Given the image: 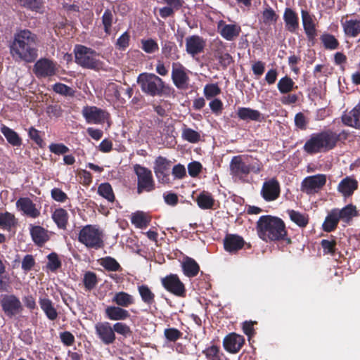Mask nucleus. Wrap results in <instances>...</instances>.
Returning a JSON list of instances; mask_svg holds the SVG:
<instances>
[{"label": "nucleus", "mask_w": 360, "mask_h": 360, "mask_svg": "<svg viewBox=\"0 0 360 360\" xmlns=\"http://www.w3.org/2000/svg\"><path fill=\"white\" fill-rule=\"evenodd\" d=\"M38 38L28 29L17 31L10 41L8 48L11 56L17 63H34L38 57Z\"/></svg>", "instance_id": "1"}, {"label": "nucleus", "mask_w": 360, "mask_h": 360, "mask_svg": "<svg viewBox=\"0 0 360 360\" xmlns=\"http://www.w3.org/2000/svg\"><path fill=\"white\" fill-rule=\"evenodd\" d=\"M257 231L259 237L264 241L285 240L288 244L291 240L287 238V231L284 221L271 215L261 216L257 222Z\"/></svg>", "instance_id": "2"}, {"label": "nucleus", "mask_w": 360, "mask_h": 360, "mask_svg": "<svg viewBox=\"0 0 360 360\" xmlns=\"http://www.w3.org/2000/svg\"><path fill=\"white\" fill-rule=\"evenodd\" d=\"M137 83L144 94L153 97L169 96L174 91L162 78L153 73L140 74L137 77Z\"/></svg>", "instance_id": "3"}, {"label": "nucleus", "mask_w": 360, "mask_h": 360, "mask_svg": "<svg viewBox=\"0 0 360 360\" xmlns=\"http://www.w3.org/2000/svg\"><path fill=\"white\" fill-rule=\"evenodd\" d=\"M302 148L309 155L328 153L334 149L330 129L311 134L305 141Z\"/></svg>", "instance_id": "4"}, {"label": "nucleus", "mask_w": 360, "mask_h": 360, "mask_svg": "<svg viewBox=\"0 0 360 360\" xmlns=\"http://www.w3.org/2000/svg\"><path fill=\"white\" fill-rule=\"evenodd\" d=\"M75 61L80 67L86 69L99 70L103 62L98 58L99 53L94 49L84 45L77 44L74 50Z\"/></svg>", "instance_id": "5"}, {"label": "nucleus", "mask_w": 360, "mask_h": 360, "mask_svg": "<svg viewBox=\"0 0 360 360\" xmlns=\"http://www.w3.org/2000/svg\"><path fill=\"white\" fill-rule=\"evenodd\" d=\"M230 174L233 177H236L240 180H244L250 172L259 174L263 168V165L259 160L253 164H247L243 160V155L233 156L229 165Z\"/></svg>", "instance_id": "6"}, {"label": "nucleus", "mask_w": 360, "mask_h": 360, "mask_svg": "<svg viewBox=\"0 0 360 360\" xmlns=\"http://www.w3.org/2000/svg\"><path fill=\"white\" fill-rule=\"evenodd\" d=\"M78 241L89 249L99 250L104 246L103 234L96 225H86L78 234Z\"/></svg>", "instance_id": "7"}, {"label": "nucleus", "mask_w": 360, "mask_h": 360, "mask_svg": "<svg viewBox=\"0 0 360 360\" xmlns=\"http://www.w3.org/2000/svg\"><path fill=\"white\" fill-rule=\"evenodd\" d=\"M134 172L137 176L136 192L139 195L150 193L155 189V182L150 169L141 165H134Z\"/></svg>", "instance_id": "8"}, {"label": "nucleus", "mask_w": 360, "mask_h": 360, "mask_svg": "<svg viewBox=\"0 0 360 360\" xmlns=\"http://www.w3.org/2000/svg\"><path fill=\"white\" fill-rule=\"evenodd\" d=\"M0 304L5 315L9 318L15 316L23 310L20 299L13 294L1 295Z\"/></svg>", "instance_id": "9"}, {"label": "nucleus", "mask_w": 360, "mask_h": 360, "mask_svg": "<svg viewBox=\"0 0 360 360\" xmlns=\"http://www.w3.org/2000/svg\"><path fill=\"white\" fill-rule=\"evenodd\" d=\"M162 287L169 292L179 297H185L186 289L179 276L170 274L160 279Z\"/></svg>", "instance_id": "10"}, {"label": "nucleus", "mask_w": 360, "mask_h": 360, "mask_svg": "<svg viewBox=\"0 0 360 360\" xmlns=\"http://www.w3.org/2000/svg\"><path fill=\"white\" fill-rule=\"evenodd\" d=\"M189 72L181 63H172L171 78L174 85L178 89L186 90L188 89L190 82Z\"/></svg>", "instance_id": "11"}, {"label": "nucleus", "mask_w": 360, "mask_h": 360, "mask_svg": "<svg viewBox=\"0 0 360 360\" xmlns=\"http://www.w3.org/2000/svg\"><path fill=\"white\" fill-rule=\"evenodd\" d=\"M33 72L38 78L51 77L58 72L56 62L46 58H41L34 65Z\"/></svg>", "instance_id": "12"}, {"label": "nucleus", "mask_w": 360, "mask_h": 360, "mask_svg": "<svg viewBox=\"0 0 360 360\" xmlns=\"http://www.w3.org/2000/svg\"><path fill=\"white\" fill-rule=\"evenodd\" d=\"M82 114L89 124H103L110 118L108 112L96 106H84Z\"/></svg>", "instance_id": "13"}, {"label": "nucleus", "mask_w": 360, "mask_h": 360, "mask_svg": "<svg viewBox=\"0 0 360 360\" xmlns=\"http://www.w3.org/2000/svg\"><path fill=\"white\" fill-rule=\"evenodd\" d=\"M172 162L162 156H158L154 162V172L158 181L163 184L170 183V167Z\"/></svg>", "instance_id": "14"}, {"label": "nucleus", "mask_w": 360, "mask_h": 360, "mask_svg": "<svg viewBox=\"0 0 360 360\" xmlns=\"http://www.w3.org/2000/svg\"><path fill=\"white\" fill-rule=\"evenodd\" d=\"M95 333L100 341L105 345H112L116 340V335L110 323L98 322L95 324Z\"/></svg>", "instance_id": "15"}, {"label": "nucleus", "mask_w": 360, "mask_h": 360, "mask_svg": "<svg viewBox=\"0 0 360 360\" xmlns=\"http://www.w3.org/2000/svg\"><path fill=\"white\" fill-rule=\"evenodd\" d=\"M261 196L266 202L277 200L281 194L280 183L276 177L266 180L260 191Z\"/></svg>", "instance_id": "16"}, {"label": "nucleus", "mask_w": 360, "mask_h": 360, "mask_svg": "<svg viewBox=\"0 0 360 360\" xmlns=\"http://www.w3.org/2000/svg\"><path fill=\"white\" fill-rule=\"evenodd\" d=\"M326 176L319 174L304 179L302 182V191L307 194L318 193L326 184Z\"/></svg>", "instance_id": "17"}, {"label": "nucleus", "mask_w": 360, "mask_h": 360, "mask_svg": "<svg viewBox=\"0 0 360 360\" xmlns=\"http://www.w3.org/2000/svg\"><path fill=\"white\" fill-rule=\"evenodd\" d=\"M244 343V337L236 333L228 334L223 340L224 349L231 354L238 353L241 349Z\"/></svg>", "instance_id": "18"}, {"label": "nucleus", "mask_w": 360, "mask_h": 360, "mask_svg": "<svg viewBox=\"0 0 360 360\" xmlns=\"http://www.w3.org/2000/svg\"><path fill=\"white\" fill-rule=\"evenodd\" d=\"M217 30L220 35L227 41H233L237 38L241 32V27L236 24H226L220 20L217 24Z\"/></svg>", "instance_id": "19"}, {"label": "nucleus", "mask_w": 360, "mask_h": 360, "mask_svg": "<svg viewBox=\"0 0 360 360\" xmlns=\"http://www.w3.org/2000/svg\"><path fill=\"white\" fill-rule=\"evenodd\" d=\"M17 208L24 214L31 218H37L40 216V211L36 207V205L28 197L20 198L16 201Z\"/></svg>", "instance_id": "20"}, {"label": "nucleus", "mask_w": 360, "mask_h": 360, "mask_svg": "<svg viewBox=\"0 0 360 360\" xmlns=\"http://www.w3.org/2000/svg\"><path fill=\"white\" fill-rule=\"evenodd\" d=\"M245 244L243 238L237 234L227 233L224 238V250L230 253H236Z\"/></svg>", "instance_id": "21"}, {"label": "nucleus", "mask_w": 360, "mask_h": 360, "mask_svg": "<svg viewBox=\"0 0 360 360\" xmlns=\"http://www.w3.org/2000/svg\"><path fill=\"white\" fill-rule=\"evenodd\" d=\"M358 181L352 176H346L338 184L337 190L342 194L345 200L351 197L358 188Z\"/></svg>", "instance_id": "22"}, {"label": "nucleus", "mask_w": 360, "mask_h": 360, "mask_svg": "<svg viewBox=\"0 0 360 360\" xmlns=\"http://www.w3.org/2000/svg\"><path fill=\"white\" fill-rule=\"evenodd\" d=\"M205 46V41L198 35H192L186 39V52L194 56L202 53Z\"/></svg>", "instance_id": "23"}, {"label": "nucleus", "mask_w": 360, "mask_h": 360, "mask_svg": "<svg viewBox=\"0 0 360 360\" xmlns=\"http://www.w3.org/2000/svg\"><path fill=\"white\" fill-rule=\"evenodd\" d=\"M302 20L304 32L309 41L314 44L317 32L315 24L309 12L305 10L301 11Z\"/></svg>", "instance_id": "24"}, {"label": "nucleus", "mask_w": 360, "mask_h": 360, "mask_svg": "<svg viewBox=\"0 0 360 360\" xmlns=\"http://www.w3.org/2000/svg\"><path fill=\"white\" fill-rule=\"evenodd\" d=\"M341 119L345 125L360 129V102L352 110L345 112Z\"/></svg>", "instance_id": "25"}, {"label": "nucleus", "mask_w": 360, "mask_h": 360, "mask_svg": "<svg viewBox=\"0 0 360 360\" xmlns=\"http://www.w3.org/2000/svg\"><path fill=\"white\" fill-rule=\"evenodd\" d=\"M30 233L32 239L37 246H43L49 240L48 231L38 225H30Z\"/></svg>", "instance_id": "26"}, {"label": "nucleus", "mask_w": 360, "mask_h": 360, "mask_svg": "<svg viewBox=\"0 0 360 360\" xmlns=\"http://www.w3.org/2000/svg\"><path fill=\"white\" fill-rule=\"evenodd\" d=\"M105 316L111 321H124L130 317L129 311L119 306H108L105 309Z\"/></svg>", "instance_id": "27"}, {"label": "nucleus", "mask_w": 360, "mask_h": 360, "mask_svg": "<svg viewBox=\"0 0 360 360\" xmlns=\"http://www.w3.org/2000/svg\"><path fill=\"white\" fill-rule=\"evenodd\" d=\"M237 115L240 120L247 122H262L264 120V117L259 110H254L250 108H238L237 110Z\"/></svg>", "instance_id": "28"}, {"label": "nucleus", "mask_w": 360, "mask_h": 360, "mask_svg": "<svg viewBox=\"0 0 360 360\" xmlns=\"http://www.w3.org/2000/svg\"><path fill=\"white\" fill-rule=\"evenodd\" d=\"M285 29L291 33H295L299 28V18L295 11L290 8H285L283 13Z\"/></svg>", "instance_id": "29"}, {"label": "nucleus", "mask_w": 360, "mask_h": 360, "mask_svg": "<svg viewBox=\"0 0 360 360\" xmlns=\"http://www.w3.org/2000/svg\"><path fill=\"white\" fill-rule=\"evenodd\" d=\"M181 269L184 274L188 278L195 277L200 271V266L197 262L188 256L184 258Z\"/></svg>", "instance_id": "30"}, {"label": "nucleus", "mask_w": 360, "mask_h": 360, "mask_svg": "<svg viewBox=\"0 0 360 360\" xmlns=\"http://www.w3.org/2000/svg\"><path fill=\"white\" fill-rule=\"evenodd\" d=\"M39 304L41 310L49 320L55 321L58 318V311L54 307L53 302L49 298L46 297H40L39 299Z\"/></svg>", "instance_id": "31"}, {"label": "nucleus", "mask_w": 360, "mask_h": 360, "mask_svg": "<svg viewBox=\"0 0 360 360\" xmlns=\"http://www.w3.org/2000/svg\"><path fill=\"white\" fill-rule=\"evenodd\" d=\"M161 46L162 54L166 59L172 60L179 59L178 48L174 41L169 40L162 41Z\"/></svg>", "instance_id": "32"}, {"label": "nucleus", "mask_w": 360, "mask_h": 360, "mask_svg": "<svg viewBox=\"0 0 360 360\" xmlns=\"http://www.w3.org/2000/svg\"><path fill=\"white\" fill-rule=\"evenodd\" d=\"M338 217L347 224H349L352 218L359 215L356 207L352 204H348L342 209L335 208Z\"/></svg>", "instance_id": "33"}, {"label": "nucleus", "mask_w": 360, "mask_h": 360, "mask_svg": "<svg viewBox=\"0 0 360 360\" xmlns=\"http://www.w3.org/2000/svg\"><path fill=\"white\" fill-rule=\"evenodd\" d=\"M0 131L6 138L9 144L13 146L19 147L22 144V141L19 134L13 129L4 124H1Z\"/></svg>", "instance_id": "34"}, {"label": "nucleus", "mask_w": 360, "mask_h": 360, "mask_svg": "<svg viewBox=\"0 0 360 360\" xmlns=\"http://www.w3.org/2000/svg\"><path fill=\"white\" fill-rule=\"evenodd\" d=\"M51 218L57 225V227L65 230L68 224L69 214L63 208H57L52 213Z\"/></svg>", "instance_id": "35"}, {"label": "nucleus", "mask_w": 360, "mask_h": 360, "mask_svg": "<svg viewBox=\"0 0 360 360\" xmlns=\"http://www.w3.org/2000/svg\"><path fill=\"white\" fill-rule=\"evenodd\" d=\"M342 25L346 36L356 37L360 34V19L346 20L345 22H342Z\"/></svg>", "instance_id": "36"}, {"label": "nucleus", "mask_w": 360, "mask_h": 360, "mask_svg": "<svg viewBox=\"0 0 360 360\" xmlns=\"http://www.w3.org/2000/svg\"><path fill=\"white\" fill-rule=\"evenodd\" d=\"M112 302L120 307L127 308L135 303V299L128 292L120 291L114 295Z\"/></svg>", "instance_id": "37"}, {"label": "nucleus", "mask_w": 360, "mask_h": 360, "mask_svg": "<svg viewBox=\"0 0 360 360\" xmlns=\"http://www.w3.org/2000/svg\"><path fill=\"white\" fill-rule=\"evenodd\" d=\"M340 220L336 210L335 209L331 210L325 218L322 224V229L328 233L335 231L338 227Z\"/></svg>", "instance_id": "38"}, {"label": "nucleus", "mask_w": 360, "mask_h": 360, "mask_svg": "<svg viewBox=\"0 0 360 360\" xmlns=\"http://www.w3.org/2000/svg\"><path fill=\"white\" fill-rule=\"evenodd\" d=\"M137 290L142 302L150 307L155 303V295L146 284L138 285Z\"/></svg>", "instance_id": "39"}, {"label": "nucleus", "mask_w": 360, "mask_h": 360, "mask_svg": "<svg viewBox=\"0 0 360 360\" xmlns=\"http://www.w3.org/2000/svg\"><path fill=\"white\" fill-rule=\"evenodd\" d=\"M287 212L290 220L300 228H305L309 224V218L308 214L294 210H288Z\"/></svg>", "instance_id": "40"}, {"label": "nucleus", "mask_w": 360, "mask_h": 360, "mask_svg": "<svg viewBox=\"0 0 360 360\" xmlns=\"http://www.w3.org/2000/svg\"><path fill=\"white\" fill-rule=\"evenodd\" d=\"M277 88L281 94H288L292 90L297 89L295 82L288 76L281 78L277 84Z\"/></svg>", "instance_id": "41"}, {"label": "nucleus", "mask_w": 360, "mask_h": 360, "mask_svg": "<svg viewBox=\"0 0 360 360\" xmlns=\"http://www.w3.org/2000/svg\"><path fill=\"white\" fill-rule=\"evenodd\" d=\"M17 219L13 214L8 212H0V227L11 231L17 224Z\"/></svg>", "instance_id": "42"}, {"label": "nucleus", "mask_w": 360, "mask_h": 360, "mask_svg": "<svg viewBox=\"0 0 360 360\" xmlns=\"http://www.w3.org/2000/svg\"><path fill=\"white\" fill-rule=\"evenodd\" d=\"M196 202L200 208L209 210L212 208L214 200L210 193L202 191L197 197Z\"/></svg>", "instance_id": "43"}, {"label": "nucleus", "mask_w": 360, "mask_h": 360, "mask_svg": "<svg viewBox=\"0 0 360 360\" xmlns=\"http://www.w3.org/2000/svg\"><path fill=\"white\" fill-rule=\"evenodd\" d=\"M98 193L110 202H113L115 200L112 187L108 182L102 183L98 186Z\"/></svg>", "instance_id": "44"}, {"label": "nucleus", "mask_w": 360, "mask_h": 360, "mask_svg": "<svg viewBox=\"0 0 360 360\" xmlns=\"http://www.w3.org/2000/svg\"><path fill=\"white\" fill-rule=\"evenodd\" d=\"M207 360H222L223 353L220 350V347L212 345L202 350Z\"/></svg>", "instance_id": "45"}, {"label": "nucleus", "mask_w": 360, "mask_h": 360, "mask_svg": "<svg viewBox=\"0 0 360 360\" xmlns=\"http://www.w3.org/2000/svg\"><path fill=\"white\" fill-rule=\"evenodd\" d=\"M321 41L324 48L328 50L337 49L340 45L338 40L333 34L328 33L323 34L320 37Z\"/></svg>", "instance_id": "46"}, {"label": "nucleus", "mask_w": 360, "mask_h": 360, "mask_svg": "<svg viewBox=\"0 0 360 360\" xmlns=\"http://www.w3.org/2000/svg\"><path fill=\"white\" fill-rule=\"evenodd\" d=\"M100 264L108 271H119L122 270V267L117 260L110 256L101 259Z\"/></svg>", "instance_id": "47"}, {"label": "nucleus", "mask_w": 360, "mask_h": 360, "mask_svg": "<svg viewBox=\"0 0 360 360\" xmlns=\"http://www.w3.org/2000/svg\"><path fill=\"white\" fill-rule=\"evenodd\" d=\"M141 48L146 53L152 54L159 51V45L156 40L148 38L141 39Z\"/></svg>", "instance_id": "48"}, {"label": "nucleus", "mask_w": 360, "mask_h": 360, "mask_svg": "<svg viewBox=\"0 0 360 360\" xmlns=\"http://www.w3.org/2000/svg\"><path fill=\"white\" fill-rule=\"evenodd\" d=\"M114 333L122 335L124 338H129L132 335L133 331L130 326L126 323L117 321L112 325Z\"/></svg>", "instance_id": "49"}, {"label": "nucleus", "mask_w": 360, "mask_h": 360, "mask_svg": "<svg viewBox=\"0 0 360 360\" xmlns=\"http://www.w3.org/2000/svg\"><path fill=\"white\" fill-rule=\"evenodd\" d=\"M53 91L63 96L73 97L75 94V91L63 83H56L52 86Z\"/></svg>", "instance_id": "50"}, {"label": "nucleus", "mask_w": 360, "mask_h": 360, "mask_svg": "<svg viewBox=\"0 0 360 360\" xmlns=\"http://www.w3.org/2000/svg\"><path fill=\"white\" fill-rule=\"evenodd\" d=\"M20 6L32 11L39 12L43 7L41 0H16Z\"/></svg>", "instance_id": "51"}, {"label": "nucleus", "mask_w": 360, "mask_h": 360, "mask_svg": "<svg viewBox=\"0 0 360 360\" xmlns=\"http://www.w3.org/2000/svg\"><path fill=\"white\" fill-rule=\"evenodd\" d=\"M181 137L184 140L192 143H198L200 140V133L188 127L184 128Z\"/></svg>", "instance_id": "52"}, {"label": "nucleus", "mask_w": 360, "mask_h": 360, "mask_svg": "<svg viewBox=\"0 0 360 360\" xmlns=\"http://www.w3.org/2000/svg\"><path fill=\"white\" fill-rule=\"evenodd\" d=\"M47 259L48 262L46 264V268L51 272H55L61 267V261L56 252L49 254Z\"/></svg>", "instance_id": "53"}, {"label": "nucleus", "mask_w": 360, "mask_h": 360, "mask_svg": "<svg viewBox=\"0 0 360 360\" xmlns=\"http://www.w3.org/2000/svg\"><path fill=\"white\" fill-rule=\"evenodd\" d=\"M262 19L265 25H271L277 22L278 15L272 8L268 6L262 12Z\"/></svg>", "instance_id": "54"}, {"label": "nucleus", "mask_w": 360, "mask_h": 360, "mask_svg": "<svg viewBox=\"0 0 360 360\" xmlns=\"http://www.w3.org/2000/svg\"><path fill=\"white\" fill-rule=\"evenodd\" d=\"M83 283L86 290H91L98 283L96 274L92 271H86L84 275Z\"/></svg>", "instance_id": "55"}, {"label": "nucleus", "mask_w": 360, "mask_h": 360, "mask_svg": "<svg viewBox=\"0 0 360 360\" xmlns=\"http://www.w3.org/2000/svg\"><path fill=\"white\" fill-rule=\"evenodd\" d=\"M113 22V14L111 10L109 8L106 9L104 11V13L102 16V23L104 28V32L107 34H110L111 33V27Z\"/></svg>", "instance_id": "56"}, {"label": "nucleus", "mask_w": 360, "mask_h": 360, "mask_svg": "<svg viewBox=\"0 0 360 360\" xmlns=\"http://www.w3.org/2000/svg\"><path fill=\"white\" fill-rule=\"evenodd\" d=\"M130 34L126 31L116 41L115 48L121 51H124L129 46L130 43Z\"/></svg>", "instance_id": "57"}, {"label": "nucleus", "mask_w": 360, "mask_h": 360, "mask_svg": "<svg viewBox=\"0 0 360 360\" xmlns=\"http://www.w3.org/2000/svg\"><path fill=\"white\" fill-rule=\"evenodd\" d=\"M336 245V241L334 239L330 240L323 239L321 241V245L325 255H335L337 250Z\"/></svg>", "instance_id": "58"}, {"label": "nucleus", "mask_w": 360, "mask_h": 360, "mask_svg": "<svg viewBox=\"0 0 360 360\" xmlns=\"http://www.w3.org/2000/svg\"><path fill=\"white\" fill-rule=\"evenodd\" d=\"M131 223L137 228L143 229L148 225L149 221L143 212H136L131 217Z\"/></svg>", "instance_id": "59"}, {"label": "nucleus", "mask_w": 360, "mask_h": 360, "mask_svg": "<svg viewBox=\"0 0 360 360\" xmlns=\"http://www.w3.org/2000/svg\"><path fill=\"white\" fill-rule=\"evenodd\" d=\"M330 135L332 138L333 148H335L339 141H344L348 139L349 133L346 130H342L338 134L337 132L330 129Z\"/></svg>", "instance_id": "60"}, {"label": "nucleus", "mask_w": 360, "mask_h": 360, "mask_svg": "<svg viewBox=\"0 0 360 360\" xmlns=\"http://www.w3.org/2000/svg\"><path fill=\"white\" fill-rule=\"evenodd\" d=\"M221 94V89L217 84H208L204 87V95L210 99Z\"/></svg>", "instance_id": "61"}, {"label": "nucleus", "mask_w": 360, "mask_h": 360, "mask_svg": "<svg viewBox=\"0 0 360 360\" xmlns=\"http://www.w3.org/2000/svg\"><path fill=\"white\" fill-rule=\"evenodd\" d=\"M183 333L175 328H166L164 330L165 338L169 342H175L182 337Z\"/></svg>", "instance_id": "62"}, {"label": "nucleus", "mask_w": 360, "mask_h": 360, "mask_svg": "<svg viewBox=\"0 0 360 360\" xmlns=\"http://www.w3.org/2000/svg\"><path fill=\"white\" fill-rule=\"evenodd\" d=\"M41 131L31 127L28 130V136L39 147L43 148L44 145V140L41 136Z\"/></svg>", "instance_id": "63"}, {"label": "nucleus", "mask_w": 360, "mask_h": 360, "mask_svg": "<svg viewBox=\"0 0 360 360\" xmlns=\"http://www.w3.org/2000/svg\"><path fill=\"white\" fill-rule=\"evenodd\" d=\"M51 196L53 200L58 202H65L68 199V195L59 188L51 189Z\"/></svg>", "instance_id": "64"}]
</instances>
